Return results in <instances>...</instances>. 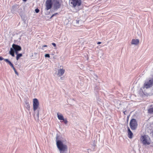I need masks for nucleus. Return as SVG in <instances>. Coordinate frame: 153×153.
<instances>
[{"instance_id":"5701e85b","label":"nucleus","mask_w":153,"mask_h":153,"mask_svg":"<svg viewBox=\"0 0 153 153\" xmlns=\"http://www.w3.org/2000/svg\"><path fill=\"white\" fill-rule=\"evenodd\" d=\"M4 61L8 64L10 62V61L8 59H5Z\"/></svg>"},{"instance_id":"4468645a","label":"nucleus","mask_w":153,"mask_h":153,"mask_svg":"<svg viewBox=\"0 0 153 153\" xmlns=\"http://www.w3.org/2000/svg\"><path fill=\"white\" fill-rule=\"evenodd\" d=\"M57 117L58 119L60 120H63L64 119L63 116L61 114H59L58 113H57Z\"/></svg>"},{"instance_id":"c85d7f7f","label":"nucleus","mask_w":153,"mask_h":153,"mask_svg":"<svg viewBox=\"0 0 153 153\" xmlns=\"http://www.w3.org/2000/svg\"><path fill=\"white\" fill-rule=\"evenodd\" d=\"M13 70H14V72H15L16 71V69L14 67V66L13 67V68H12Z\"/></svg>"},{"instance_id":"412c9836","label":"nucleus","mask_w":153,"mask_h":153,"mask_svg":"<svg viewBox=\"0 0 153 153\" xmlns=\"http://www.w3.org/2000/svg\"><path fill=\"white\" fill-rule=\"evenodd\" d=\"M63 121L64 122L65 124H67V123H68V121L66 118L64 119Z\"/></svg>"},{"instance_id":"20e7f679","label":"nucleus","mask_w":153,"mask_h":153,"mask_svg":"<svg viewBox=\"0 0 153 153\" xmlns=\"http://www.w3.org/2000/svg\"><path fill=\"white\" fill-rule=\"evenodd\" d=\"M71 4L74 7L80 6L81 4V0H70Z\"/></svg>"},{"instance_id":"aec40b11","label":"nucleus","mask_w":153,"mask_h":153,"mask_svg":"<svg viewBox=\"0 0 153 153\" xmlns=\"http://www.w3.org/2000/svg\"><path fill=\"white\" fill-rule=\"evenodd\" d=\"M39 111H38L36 117H35V120H37V121H38L39 120Z\"/></svg>"},{"instance_id":"39448f33","label":"nucleus","mask_w":153,"mask_h":153,"mask_svg":"<svg viewBox=\"0 0 153 153\" xmlns=\"http://www.w3.org/2000/svg\"><path fill=\"white\" fill-rule=\"evenodd\" d=\"M153 85V79H150L149 81H146L144 84V87L146 89L152 87Z\"/></svg>"},{"instance_id":"6e6552de","label":"nucleus","mask_w":153,"mask_h":153,"mask_svg":"<svg viewBox=\"0 0 153 153\" xmlns=\"http://www.w3.org/2000/svg\"><path fill=\"white\" fill-rule=\"evenodd\" d=\"M52 5L51 0H47L45 2V9L48 10L50 9L52 7Z\"/></svg>"},{"instance_id":"f03ea898","label":"nucleus","mask_w":153,"mask_h":153,"mask_svg":"<svg viewBox=\"0 0 153 153\" xmlns=\"http://www.w3.org/2000/svg\"><path fill=\"white\" fill-rule=\"evenodd\" d=\"M140 140L144 145H149L151 143V140L150 137L147 135H144L141 136Z\"/></svg>"},{"instance_id":"1a4fd4ad","label":"nucleus","mask_w":153,"mask_h":153,"mask_svg":"<svg viewBox=\"0 0 153 153\" xmlns=\"http://www.w3.org/2000/svg\"><path fill=\"white\" fill-rule=\"evenodd\" d=\"M12 47L16 54L18 53V51L21 50V48L20 46L15 44H13L12 45Z\"/></svg>"},{"instance_id":"4be33fe9","label":"nucleus","mask_w":153,"mask_h":153,"mask_svg":"<svg viewBox=\"0 0 153 153\" xmlns=\"http://www.w3.org/2000/svg\"><path fill=\"white\" fill-rule=\"evenodd\" d=\"M8 64H9L10 65L11 67L13 68V65L10 61Z\"/></svg>"},{"instance_id":"bb28decb","label":"nucleus","mask_w":153,"mask_h":153,"mask_svg":"<svg viewBox=\"0 0 153 153\" xmlns=\"http://www.w3.org/2000/svg\"><path fill=\"white\" fill-rule=\"evenodd\" d=\"M58 13H55L52 15V16H54L57 15Z\"/></svg>"},{"instance_id":"6ab92c4d","label":"nucleus","mask_w":153,"mask_h":153,"mask_svg":"<svg viewBox=\"0 0 153 153\" xmlns=\"http://www.w3.org/2000/svg\"><path fill=\"white\" fill-rule=\"evenodd\" d=\"M148 113L152 114H153V108H150L148 110Z\"/></svg>"},{"instance_id":"9b49d317","label":"nucleus","mask_w":153,"mask_h":153,"mask_svg":"<svg viewBox=\"0 0 153 153\" xmlns=\"http://www.w3.org/2000/svg\"><path fill=\"white\" fill-rule=\"evenodd\" d=\"M139 42V40L137 39H133L131 41V44L132 45H137Z\"/></svg>"},{"instance_id":"a211bd4d","label":"nucleus","mask_w":153,"mask_h":153,"mask_svg":"<svg viewBox=\"0 0 153 153\" xmlns=\"http://www.w3.org/2000/svg\"><path fill=\"white\" fill-rule=\"evenodd\" d=\"M17 54V56L16 57V59L17 60H18L20 57L22 56V53H18L16 54Z\"/></svg>"},{"instance_id":"9d476101","label":"nucleus","mask_w":153,"mask_h":153,"mask_svg":"<svg viewBox=\"0 0 153 153\" xmlns=\"http://www.w3.org/2000/svg\"><path fill=\"white\" fill-rule=\"evenodd\" d=\"M65 72V70L63 68L59 69L57 74L58 76H61L64 74Z\"/></svg>"},{"instance_id":"0eeeda50","label":"nucleus","mask_w":153,"mask_h":153,"mask_svg":"<svg viewBox=\"0 0 153 153\" xmlns=\"http://www.w3.org/2000/svg\"><path fill=\"white\" fill-rule=\"evenodd\" d=\"M53 8L55 10H57L61 6V4L59 0H53Z\"/></svg>"},{"instance_id":"7ed1b4c3","label":"nucleus","mask_w":153,"mask_h":153,"mask_svg":"<svg viewBox=\"0 0 153 153\" xmlns=\"http://www.w3.org/2000/svg\"><path fill=\"white\" fill-rule=\"evenodd\" d=\"M130 128L132 130H135L137 128V123L136 120L133 118L131 120L130 122Z\"/></svg>"},{"instance_id":"c9c22d12","label":"nucleus","mask_w":153,"mask_h":153,"mask_svg":"<svg viewBox=\"0 0 153 153\" xmlns=\"http://www.w3.org/2000/svg\"><path fill=\"white\" fill-rule=\"evenodd\" d=\"M53 16H51V17H50V19H51L52 18Z\"/></svg>"},{"instance_id":"a878e982","label":"nucleus","mask_w":153,"mask_h":153,"mask_svg":"<svg viewBox=\"0 0 153 153\" xmlns=\"http://www.w3.org/2000/svg\"><path fill=\"white\" fill-rule=\"evenodd\" d=\"M4 59H5L3 58L2 57L0 56V61L2 60H4Z\"/></svg>"},{"instance_id":"cd10ccee","label":"nucleus","mask_w":153,"mask_h":153,"mask_svg":"<svg viewBox=\"0 0 153 153\" xmlns=\"http://www.w3.org/2000/svg\"><path fill=\"white\" fill-rule=\"evenodd\" d=\"M52 45H53L54 47H56V44L55 43H52Z\"/></svg>"},{"instance_id":"7c9ffc66","label":"nucleus","mask_w":153,"mask_h":153,"mask_svg":"<svg viewBox=\"0 0 153 153\" xmlns=\"http://www.w3.org/2000/svg\"><path fill=\"white\" fill-rule=\"evenodd\" d=\"M47 45H44L43 46V47H47Z\"/></svg>"},{"instance_id":"ddd939ff","label":"nucleus","mask_w":153,"mask_h":153,"mask_svg":"<svg viewBox=\"0 0 153 153\" xmlns=\"http://www.w3.org/2000/svg\"><path fill=\"white\" fill-rule=\"evenodd\" d=\"M17 5H13L12 7V8L11 9V11L13 13H14L15 12L17 9Z\"/></svg>"},{"instance_id":"f8f14e48","label":"nucleus","mask_w":153,"mask_h":153,"mask_svg":"<svg viewBox=\"0 0 153 153\" xmlns=\"http://www.w3.org/2000/svg\"><path fill=\"white\" fill-rule=\"evenodd\" d=\"M128 136L129 138H132L133 136V133L128 127Z\"/></svg>"},{"instance_id":"473e14b6","label":"nucleus","mask_w":153,"mask_h":153,"mask_svg":"<svg viewBox=\"0 0 153 153\" xmlns=\"http://www.w3.org/2000/svg\"><path fill=\"white\" fill-rule=\"evenodd\" d=\"M26 2L27 0H22Z\"/></svg>"},{"instance_id":"72a5a7b5","label":"nucleus","mask_w":153,"mask_h":153,"mask_svg":"<svg viewBox=\"0 0 153 153\" xmlns=\"http://www.w3.org/2000/svg\"><path fill=\"white\" fill-rule=\"evenodd\" d=\"M126 112V111H124L123 112L124 114H126V113H125V112Z\"/></svg>"},{"instance_id":"c756f323","label":"nucleus","mask_w":153,"mask_h":153,"mask_svg":"<svg viewBox=\"0 0 153 153\" xmlns=\"http://www.w3.org/2000/svg\"><path fill=\"white\" fill-rule=\"evenodd\" d=\"M15 74H17V75H18V73L17 72V71H16L15 72Z\"/></svg>"},{"instance_id":"2eb2a0df","label":"nucleus","mask_w":153,"mask_h":153,"mask_svg":"<svg viewBox=\"0 0 153 153\" xmlns=\"http://www.w3.org/2000/svg\"><path fill=\"white\" fill-rule=\"evenodd\" d=\"M81 22L79 20H76L74 21V23L77 26H79L81 25L80 24H79V22Z\"/></svg>"},{"instance_id":"f257e3e1","label":"nucleus","mask_w":153,"mask_h":153,"mask_svg":"<svg viewBox=\"0 0 153 153\" xmlns=\"http://www.w3.org/2000/svg\"><path fill=\"white\" fill-rule=\"evenodd\" d=\"M56 145L60 153H67V141L65 139L58 136L56 137Z\"/></svg>"},{"instance_id":"2f4dec72","label":"nucleus","mask_w":153,"mask_h":153,"mask_svg":"<svg viewBox=\"0 0 153 153\" xmlns=\"http://www.w3.org/2000/svg\"><path fill=\"white\" fill-rule=\"evenodd\" d=\"M101 43V42H98L97 43V44H100Z\"/></svg>"},{"instance_id":"f704fd0d","label":"nucleus","mask_w":153,"mask_h":153,"mask_svg":"<svg viewBox=\"0 0 153 153\" xmlns=\"http://www.w3.org/2000/svg\"><path fill=\"white\" fill-rule=\"evenodd\" d=\"M60 79H61L62 80V79H63V77H61L60 78Z\"/></svg>"},{"instance_id":"423d86ee","label":"nucleus","mask_w":153,"mask_h":153,"mask_svg":"<svg viewBox=\"0 0 153 153\" xmlns=\"http://www.w3.org/2000/svg\"><path fill=\"white\" fill-rule=\"evenodd\" d=\"M33 100V110L35 111L39 107V103L38 100L36 98L34 99Z\"/></svg>"},{"instance_id":"393cba45","label":"nucleus","mask_w":153,"mask_h":153,"mask_svg":"<svg viewBox=\"0 0 153 153\" xmlns=\"http://www.w3.org/2000/svg\"><path fill=\"white\" fill-rule=\"evenodd\" d=\"M35 11L36 13H37L39 12V9H38V8H37V9H35Z\"/></svg>"},{"instance_id":"b1692460","label":"nucleus","mask_w":153,"mask_h":153,"mask_svg":"<svg viewBox=\"0 0 153 153\" xmlns=\"http://www.w3.org/2000/svg\"><path fill=\"white\" fill-rule=\"evenodd\" d=\"M45 57L49 58L50 57V56L48 54H46L45 55Z\"/></svg>"},{"instance_id":"f3484780","label":"nucleus","mask_w":153,"mask_h":153,"mask_svg":"<svg viewBox=\"0 0 153 153\" xmlns=\"http://www.w3.org/2000/svg\"><path fill=\"white\" fill-rule=\"evenodd\" d=\"M25 104H26L25 107L27 109L29 110L30 108V106L29 105L28 102H27V101L26 102Z\"/></svg>"},{"instance_id":"dca6fc26","label":"nucleus","mask_w":153,"mask_h":153,"mask_svg":"<svg viewBox=\"0 0 153 153\" xmlns=\"http://www.w3.org/2000/svg\"><path fill=\"white\" fill-rule=\"evenodd\" d=\"M9 53L12 56H14V53L13 50V49L12 48H11L10 49V51H9Z\"/></svg>"},{"instance_id":"e433bc0d","label":"nucleus","mask_w":153,"mask_h":153,"mask_svg":"<svg viewBox=\"0 0 153 153\" xmlns=\"http://www.w3.org/2000/svg\"><path fill=\"white\" fill-rule=\"evenodd\" d=\"M95 76H96V77H97V75H95Z\"/></svg>"}]
</instances>
